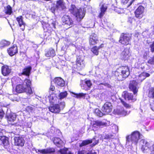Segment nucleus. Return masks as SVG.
<instances>
[{
	"label": "nucleus",
	"instance_id": "f257e3e1",
	"mask_svg": "<svg viewBox=\"0 0 154 154\" xmlns=\"http://www.w3.org/2000/svg\"><path fill=\"white\" fill-rule=\"evenodd\" d=\"M31 82L29 79H26L23 84H19L17 85L15 89L16 92L21 93L24 92L29 94H32V91L30 87Z\"/></svg>",
	"mask_w": 154,
	"mask_h": 154
},
{
	"label": "nucleus",
	"instance_id": "f03ea898",
	"mask_svg": "<svg viewBox=\"0 0 154 154\" xmlns=\"http://www.w3.org/2000/svg\"><path fill=\"white\" fill-rule=\"evenodd\" d=\"M141 135L137 131L133 132L131 135L126 137V144L128 146L131 145L132 143L137 144L140 138L141 139Z\"/></svg>",
	"mask_w": 154,
	"mask_h": 154
},
{
	"label": "nucleus",
	"instance_id": "7ed1b4c3",
	"mask_svg": "<svg viewBox=\"0 0 154 154\" xmlns=\"http://www.w3.org/2000/svg\"><path fill=\"white\" fill-rule=\"evenodd\" d=\"M69 11L77 18L78 21H80L85 15V12L82 9H78L74 5H71Z\"/></svg>",
	"mask_w": 154,
	"mask_h": 154
},
{
	"label": "nucleus",
	"instance_id": "20e7f679",
	"mask_svg": "<svg viewBox=\"0 0 154 154\" xmlns=\"http://www.w3.org/2000/svg\"><path fill=\"white\" fill-rule=\"evenodd\" d=\"M62 24L66 26V29L71 27L73 25V22L72 18L68 15H64L62 18Z\"/></svg>",
	"mask_w": 154,
	"mask_h": 154
},
{
	"label": "nucleus",
	"instance_id": "39448f33",
	"mask_svg": "<svg viewBox=\"0 0 154 154\" xmlns=\"http://www.w3.org/2000/svg\"><path fill=\"white\" fill-rule=\"evenodd\" d=\"M131 37L129 34L122 33L121 35L119 42L122 45H127L130 42Z\"/></svg>",
	"mask_w": 154,
	"mask_h": 154
},
{
	"label": "nucleus",
	"instance_id": "423d86ee",
	"mask_svg": "<svg viewBox=\"0 0 154 154\" xmlns=\"http://www.w3.org/2000/svg\"><path fill=\"white\" fill-rule=\"evenodd\" d=\"M140 145L141 146L142 151L144 153L148 152V150L151 146L150 143L144 139L140 140Z\"/></svg>",
	"mask_w": 154,
	"mask_h": 154
},
{
	"label": "nucleus",
	"instance_id": "0eeeda50",
	"mask_svg": "<svg viewBox=\"0 0 154 154\" xmlns=\"http://www.w3.org/2000/svg\"><path fill=\"white\" fill-rule=\"evenodd\" d=\"M119 71H120L123 79L127 77L130 74L129 68L127 66H122L119 67Z\"/></svg>",
	"mask_w": 154,
	"mask_h": 154
},
{
	"label": "nucleus",
	"instance_id": "6e6552de",
	"mask_svg": "<svg viewBox=\"0 0 154 154\" xmlns=\"http://www.w3.org/2000/svg\"><path fill=\"white\" fill-rule=\"evenodd\" d=\"M85 62L83 60L78 57L77 58L76 64L74 66V67L78 70H80L84 67Z\"/></svg>",
	"mask_w": 154,
	"mask_h": 154
},
{
	"label": "nucleus",
	"instance_id": "1a4fd4ad",
	"mask_svg": "<svg viewBox=\"0 0 154 154\" xmlns=\"http://www.w3.org/2000/svg\"><path fill=\"white\" fill-rule=\"evenodd\" d=\"M144 10L143 6L141 5L139 6L134 12L135 17L139 19L141 18L143 16Z\"/></svg>",
	"mask_w": 154,
	"mask_h": 154
},
{
	"label": "nucleus",
	"instance_id": "9d476101",
	"mask_svg": "<svg viewBox=\"0 0 154 154\" xmlns=\"http://www.w3.org/2000/svg\"><path fill=\"white\" fill-rule=\"evenodd\" d=\"M112 105L111 103L106 102L103 106L102 110L106 114L112 111Z\"/></svg>",
	"mask_w": 154,
	"mask_h": 154
},
{
	"label": "nucleus",
	"instance_id": "9b49d317",
	"mask_svg": "<svg viewBox=\"0 0 154 154\" xmlns=\"http://www.w3.org/2000/svg\"><path fill=\"white\" fill-rule=\"evenodd\" d=\"M100 12L98 17L100 18H102L104 14L107 9V5L103 3H101L100 5Z\"/></svg>",
	"mask_w": 154,
	"mask_h": 154
},
{
	"label": "nucleus",
	"instance_id": "f8f14e48",
	"mask_svg": "<svg viewBox=\"0 0 154 154\" xmlns=\"http://www.w3.org/2000/svg\"><path fill=\"white\" fill-rule=\"evenodd\" d=\"M98 37L95 33L92 34L90 37L89 43L90 45H94L99 42Z\"/></svg>",
	"mask_w": 154,
	"mask_h": 154
},
{
	"label": "nucleus",
	"instance_id": "ddd939ff",
	"mask_svg": "<svg viewBox=\"0 0 154 154\" xmlns=\"http://www.w3.org/2000/svg\"><path fill=\"white\" fill-rule=\"evenodd\" d=\"M137 83L135 81H131L129 85V89L133 91L134 94L137 93L138 90L137 88Z\"/></svg>",
	"mask_w": 154,
	"mask_h": 154
},
{
	"label": "nucleus",
	"instance_id": "4468645a",
	"mask_svg": "<svg viewBox=\"0 0 154 154\" xmlns=\"http://www.w3.org/2000/svg\"><path fill=\"white\" fill-rule=\"evenodd\" d=\"M54 82L57 87H62L65 85V82L64 80L60 77H57L55 78L53 80Z\"/></svg>",
	"mask_w": 154,
	"mask_h": 154
},
{
	"label": "nucleus",
	"instance_id": "2eb2a0df",
	"mask_svg": "<svg viewBox=\"0 0 154 154\" xmlns=\"http://www.w3.org/2000/svg\"><path fill=\"white\" fill-rule=\"evenodd\" d=\"M115 112L119 115L125 116L127 114V112L122 107L118 106L114 110Z\"/></svg>",
	"mask_w": 154,
	"mask_h": 154
},
{
	"label": "nucleus",
	"instance_id": "dca6fc26",
	"mask_svg": "<svg viewBox=\"0 0 154 154\" xmlns=\"http://www.w3.org/2000/svg\"><path fill=\"white\" fill-rule=\"evenodd\" d=\"M49 110L54 113H59L60 110V108L59 104H56L51 106L49 107Z\"/></svg>",
	"mask_w": 154,
	"mask_h": 154
},
{
	"label": "nucleus",
	"instance_id": "f3484780",
	"mask_svg": "<svg viewBox=\"0 0 154 154\" xmlns=\"http://www.w3.org/2000/svg\"><path fill=\"white\" fill-rule=\"evenodd\" d=\"M15 145L22 146L24 143V141L22 137H16L14 138Z\"/></svg>",
	"mask_w": 154,
	"mask_h": 154
},
{
	"label": "nucleus",
	"instance_id": "a211bd4d",
	"mask_svg": "<svg viewBox=\"0 0 154 154\" xmlns=\"http://www.w3.org/2000/svg\"><path fill=\"white\" fill-rule=\"evenodd\" d=\"M18 52V49L17 46L14 45L13 46L8 49V52L11 56H13Z\"/></svg>",
	"mask_w": 154,
	"mask_h": 154
},
{
	"label": "nucleus",
	"instance_id": "6ab92c4d",
	"mask_svg": "<svg viewBox=\"0 0 154 154\" xmlns=\"http://www.w3.org/2000/svg\"><path fill=\"white\" fill-rule=\"evenodd\" d=\"M11 71V69L7 65L4 66L2 67V72L4 76L8 75L10 73Z\"/></svg>",
	"mask_w": 154,
	"mask_h": 154
},
{
	"label": "nucleus",
	"instance_id": "aec40b11",
	"mask_svg": "<svg viewBox=\"0 0 154 154\" xmlns=\"http://www.w3.org/2000/svg\"><path fill=\"white\" fill-rule=\"evenodd\" d=\"M129 51L128 48H125L121 54V58L123 60H127L129 57Z\"/></svg>",
	"mask_w": 154,
	"mask_h": 154
},
{
	"label": "nucleus",
	"instance_id": "412c9836",
	"mask_svg": "<svg viewBox=\"0 0 154 154\" xmlns=\"http://www.w3.org/2000/svg\"><path fill=\"white\" fill-rule=\"evenodd\" d=\"M53 141L54 143L59 147H62L64 145V142L58 137L54 138Z\"/></svg>",
	"mask_w": 154,
	"mask_h": 154
},
{
	"label": "nucleus",
	"instance_id": "4be33fe9",
	"mask_svg": "<svg viewBox=\"0 0 154 154\" xmlns=\"http://www.w3.org/2000/svg\"><path fill=\"white\" fill-rule=\"evenodd\" d=\"M16 19L20 26L21 27V29L22 30H23L24 29L25 24L23 21L22 17V16H20L17 17Z\"/></svg>",
	"mask_w": 154,
	"mask_h": 154
},
{
	"label": "nucleus",
	"instance_id": "5701e85b",
	"mask_svg": "<svg viewBox=\"0 0 154 154\" xmlns=\"http://www.w3.org/2000/svg\"><path fill=\"white\" fill-rule=\"evenodd\" d=\"M122 95L125 100H132L133 97L132 94L125 91L123 92Z\"/></svg>",
	"mask_w": 154,
	"mask_h": 154
},
{
	"label": "nucleus",
	"instance_id": "b1692460",
	"mask_svg": "<svg viewBox=\"0 0 154 154\" xmlns=\"http://www.w3.org/2000/svg\"><path fill=\"white\" fill-rule=\"evenodd\" d=\"M8 120L9 122H14L16 119V115L14 113H11L9 115L7 114Z\"/></svg>",
	"mask_w": 154,
	"mask_h": 154
},
{
	"label": "nucleus",
	"instance_id": "393cba45",
	"mask_svg": "<svg viewBox=\"0 0 154 154\" xmlns=\"http://www.w3.org/2000/svg\"><path fill=\"white\" fill-rule=\"evenodd\" d=\"M95 138L94 137L92 139L87 140L83 141L79 145V146L82 147L83 146H86L90 143H91L93 141H94Z\"/></svg>",
	"mask_w": 154,
	"mask_h": 154
},
{
	"label": "nucleus",
	"instance_id": "a878e982",
	"mask_svg": "<svg viewBox=\"0 0 154 154\" xmlns=\"http://www.w3.org/2000/svg\"><path fill=\"white\" fill-rule=\"evenodd\" d=\"M32 68L29 66L23 69V71L22 74L27 76H29Z\"/></svg>",
	"mask_w": 154,
	"mask_h": 154
},
{
	"label": "nucleus",
	"instance_id": "bb28decb",
	"mask_svg": "<svg viewBox=\"0 0 154 154\" xmlns=\"http://www.w3.org/2000/svg\"><path fill=\"white\" fill-rule=\"evenodd\" d=\"M45 56L48 57H54L55 55L54 50L52 49H50L45 54Z\"/></svg>",
	"mask_w": 154,
	"mask_h": 154
},
{
	"label": "nucleus",
	"instance_id": "cd10ccee",
	"mask_svg": "<svg viewBox=\"0 0 154 154\" xmlns=\"http://www.w3.org/2000/svg\"><path fill=\"white\" fill-rule=\"evenodd\" d=\"M0 142L2 143L5 146H7L8 144V138L5 137H1L0 139Z\"/></svg>",
	"mask_w": 154,
	"mask_h": 154
},
{
	"label": "nucleus",
	"instance_id": "c85d7f7f",
	"mask_svg": "<svg viewBox=\"0 0 154 154\" xmlns=\"http://www.w3.org/2000/svg\"><path fill=\"white\" fill-rule=\"evenodd\" d=\"M57 6L63 9L65 8L64 3L63 0H59L57 2Z\"/></svg>",
	"mask_w": 154,
	"mask_h": 154
},
{
	"label": "nucleus",
	"instance_id": "c756f323",
	"mask_svg": "<svg viewBox=\"0 0 154 154\" xmlns=\"http://www.w3.org/2000/svg\"><path fill=\"white\" fill-rule=\"evenodd\" d=\"M68 95V93L66 91H64L63 92L60 93L58 95V97L60 99H62L66 98Z\"/></svg>",
	"mask_w": 154,
	"mask_h": 154
},
{
	"label": "nucleus",
	"instance_id": "7c9ffc66",
	"mask_svg": "<svg viewBox=\"0 0 154 154\" xmlns=\"http://www.w3.org/2000/svg\"><path fill=\"white\" fill-rule=\"evenodd\" d=\"M119 68L115 72V75L117 77V79L119 80H123L122 74H120L119 72L120 71H119Z\"/></svg>",
	"mask_w": 154,
	"mask_h": 154
},
{
	"label": "nucleus",
	"instance_id": "2f4dec72",
	"mask_svg": "<svg viewBox=\"0 0 154 154\" xmlns=\"http://www.w3.org/2000/svg\"><path fill=\"white\" fill-rule=\"evenodd\" d=\"M148 96L151 98H152L154 97V87L149 88V90Z\"/></svg>",
	"mask_w": 154,
	"mask_h": 154
},
{
	"label": "nucleus",
	"instance_id": "473e14b6",
	"mask_svg": "<svg viewBox=\"0 0 154 154\" xmlns=\"http://www.w3.org/2000/svg\"><path fill=\"white\" fill-rule=\"evenodd\" d=\"M5 9V13L6 14L11 15V14L12 12V8L9 5H8Z\"/></svg>",
	"mask_w": 154,
	"mask_h": 154
},
{
	"label": "nucleus",
	"instance_id": "72a5a7b5",
	"mask_svg": "<svg viewBox=\"0 0 154 154\" xmlns=\"http://www.w3.org/2000/svg\"><path fill=\"white\" fill-rule=\"evenodd\" d=\"M59 151L61 154H72L70 151L66 148L60 149Z\"/></svg>",
	"mask_w": 154,
	"mask_h": 154
},
{
	"label": "nucleus",
	"instance_id": "f704fd0d",
	"mask_svg": "<svg viewBox=\"0 0 154 154\" xmlns=\"http://www.w3.org/2000/svg\"><path fill=\"white\" fill-rule=\"evenodd\" d=\"M99 48L97 46L93 47L91 49V51L96 55H97L99 54Z\"/></svg>",
	"mask_w": 154,
	"mask_h": 154
},
{
	"label": "nucleus",
	"instance_id": "c9c22d12",
	"mask_svg": "<svg viewBox=\"0 0 154 154\" xmlns=\"http://www.w3.org/2000/svg\"><path fill=\"white\" fill-rule=\"evenodd\" d=\"M100 138L101 139H102V140H103V139H110L111 138H113V136L112 135H108L107 134L105 135V136H103L102 135H99Z\"/></svg>",
	"mask_w": 154,
	"mask_h": 154
},
{
	"label": "nucleus",
	"instance_id": "e433bc0d",
	"mask_svg": "<svg viewBox=\"0 0 154 154\" xmlns=\"http://www.w3.org/2000/svg\"><path fill=\"white\" fill-rule=\"evenodd\" d=\"M94 113L97 116L101 117L103 116V115H105V113L103 112H101L99 109H97L95 110Z\"/></svg>",
	"mask_w": 154,
	"mask_h": 154
},
{
	"label": "nucleus",
	"instance_id": "4c0bfd02",
	"mask_svg": "<svg viewBox=\"0 0 154 154\" xmlns=\"http://www.w3.org/2000/svg\"><path fill=\"white\" fill-rule=\"evenodd\" d=\"M105 96L104 93H99L97 95L96 98L97 99H100L101 101H103L105 99Z\"/></svg>",
	"mask_w": 154,
	"mask_h": 154
},
{
	"label": "nucleus",
	"instance_id": "58836bf2",
	"mask_svg": "<svg viewBox=\"0 0 154 154\" xmlns=\"http://www.w3.org/2000/svg\"><path fill=\"white\" fill-rule=\"evenodd\" d=\"M10 43L6 40H2L0 42V44L2 47H5L9 45Z\"/></svg>",
	"mask_w": 154,
	"mask_h": 154
},
{
	"label": "nucleus",
	"instance_id": "ea45409f",
	"mask_svg": "<svg viewBox=\"0 0 154 154\" xmlns=\"http://www.w3.org/2000/svg\"><path fill=\"white\" fill-rule=\"evenodd\" d=\"M98 124H99L100 127V126H106L108 125L106 122L104 120L99 121L98 120Z\"/></svg>",
	"mask_w": 154,
	"mask_h": 154
},
{
	"label": "nucleus",
	"instance_id": "a19ab883",
	"mask_svg": "<svg viewBox=\"0 0 154 154\" xmlns=\"http://www.w3.org/2000/svg\"><path fill=\"white\" fill-rule=\"evenodd\" d=\"M35 150L36 152V153H37L38 152H39L43 154H45L47 153V150L46 149H34Z\"/></svg>",
	"mask_w": 154,
	"mask_h": 154
},
{
	"label": "nucleus",
	"instance_id": "79ce46f5",
	"mask_svg": "<svg viewBox=\"0 0 154 154\" xmlns=\"http://www.w3.org/2000/svg\"><path fill=\"white\" fill-rule=\"evenodd\" d=\"M93 128H97L100 127V126L98 122V120L94 121L93 122Z\"/></svg>",
	"mask_w": 154,
	"mask_h": 154
},
{
	"label": "nucleus",
	"instance_id": "37998d69",
	"mask_svg": "<svg viewBox=\"0 0 154 154\" xmlns=\"http://www.w3.org/2000/svg\"><path fill=\"white\" fill-rule=\"evenodd\" d=\"M143 74V72L139 75L138 78V81H140V82H142L146 78L144 75Z\"/></svg>",
	"mask_w": 154,
	"mask_h": 154
},
{
	"label": "nucleus",
	"instance_id": "c03bdc74",
	"mask_svg": "<svg viewBox=\"0 0 154 154\" xmlns=\"http://www.w3.org/2000/svg\"><path fill=\"white\" fill-rule=\"evenodd\" d=\"M122 2V3H123L124 4H127L129 1V4L128 5V7L133 2V0H121Z\"/></svg>",
	"mask_w": 154,
	"mask_h": 154
},
{
	"label": "nucleus",
	"instance_id": "a18cd8bd",
	"mask_svg": "<svg viewBox=\"0 0 154 154\" xmlns=\"http://www.w3.org/2000/svg\"><path fill=\"white\" fill-rule=\"evenodd\" d=\"M148 152L149 151L150 152V154H154V145L151 146L148 150Z\"/></svg>",
	"mask_w": 154,
	"mask_h": 154
},
{
	"label": "nucleus",
	"instance_id": "49530a36",
	"mask_svg": "<svg viewBox=\"0 0 154 154\" xmlns=\"http://www.w3.org/2000/svg\"><path fill=\"white\" fill-rule=\"evenodd\" d=\"M85 83L88 88H90L92 85V83L89 80H85Z\"/></svg>",
	"mask_w": 154,
	"mask_h": 154
},
{
	"label": "nucleus",
	"instance_id": "de8ad7c7",
	"mask_svg": "<svg viewBox=\"0 0 154 154\" xmlns=\"http://www.w3.org/2000/svg\"><path fill=\"white\" fill-rule=\"evenodd\" d=\"M121 102L123 106L126 108H130L131 107V106L129 104L126 103L124 101L121 100Z\"/></svg>",
	"mask_w": 154,
	"mask_h": 154
},
{
	"label": "nucleus",
	"instance_id": "09e8293b",
	"mask_svg": "<svg viewBox=\"0 0 154 154\" xmlns=\"http://www.w3.org/2000/svg\"><path fill=\"white\" fill-rule=\"evenodd\" d=\"M73 94H74L75 95V97L77 98H80L83 97H84L85 95V94H84L82 93H79L78 94H75L74 93H73Z\"/></svg>",
	"mask_w": 154,
	"mask_h": 154
},
{
	"label": "nucleus",
	"instance_id": "8fccbe9b",
	"mask_svg": "<svg viewBox=\"0 0 154 154\" xmlns=\"http://www.w3.org/2000/svg\"><path fill=\"white\" fill-rule=\"evenodd\" d=\"M60 105L59 106H60V109H63L65 107V103L63 101L60 102Z\"/></svg>",
	"mask_w": 154,
	"mask_h": 154
},
{
	"label": "nucleus",
	"instance_id": "3c124183",
	"mask_svg": "<svg viewBox=\"0 0 154 154\" xmlns=\"http://www.w3.org/2000/svg\"><path fill=\"white\" fill-rule=\"evenodd\" d=\"M148 63L151 64H154V57L151 58L148 61Z\"/></svg>",
	"mask_w": 154,
	"mask_h": 154
},
{
	"label": "nucleus",
	"instance_id": "603ef678",
	"mask_svg": "<svg viewBox=\"0 0 154 154\" xmlns=\"http://www.w3.org/2000/svg\"><path fill=\"white\" fill-rule=\"evenodd\" d=\"M150 50L152 52H154V41L150 45Z\"/></svg>",
	"mask_w": 154,
	"mask_h": 154
},
{
	"label": "nucleus",
	"instance_id": "864d4df0",
	"mask_svg": "<svg viewBox=\"0 0 154 154\" xmlns=\"http://www.w3.org/2000/svg\"><path fill=\"white\" fill-rule=\"evenodd\" d=\"M4 115V113L3 110L1 109H0V118L1 119H2Z\"/></svg>",
	"mask_w": 154,
	"mask_h": 154
},
{
	"label": "nucleus",
	"instance_id": "5fc2aeb1",
	"mask_svg": "<svg viewBox=\"0 0 154 154\" xmlns=\"http://www.w3.org/2000/svg\"><path fill=\"white\" fill-rule=\"evenodd\" d=\"M47 153L51 152H55V149L53 148H50L47 149Z\"/></svg>",
	"mask_w": 154,
	"mask_h": 154
},
{
	"label": "nucleus",
	"instance_id": "6e6d98bb",
	"mask_svg": "<svg viewBox=\"0 0 154 154\" xmlns=\"http://www.w3.org/2000/svg\"><path fill=\"white\" fill-rule=\"evenodd\" d=\"M133 18L131 17H129L128 18V22L130 23H131L132 22Z\"/></svg>",
	"mask_w": 154,
	"mask_h": 154
},
{
	"label": "nucleus",
	"instance_id": "4d7b16f0",
	"mask_svg": "<svg viewBox=\"0 0 154 154\" xmlns=\"http://www.w3.org/2000/svg\"><path fill=\"white\" fill-rule=\"evenodd\" d=\"M143 75H144L145 76V78L146 77H148L150 76V74L148 73H147L145 72H143Z\"/></svg>",
	"mask_w": 154,
	"mask_h": 154
},
{
	"label": "nucleus",
	"instance_id": "13d9d810",
	"mask_svg": "<svg viewBox=\"0 0 154 154\" xmlns=\"http://www.w3.org/2000/svg\"><path fill=\"white\" fill-rule=\"evenodd\" d=\"M98 143V140H96L95 142H94L92 145V146H95L96 144H97Z\"/></svg>",
	"mask_w": 154,
	"mask_h": 154
},
{
	"label": "nucleus",
	"instance_id": "bf43d9fd",
	"mask_svg": "<svg viewBox=\"0 0 154 154\" xmlns=\"http://www.w3.org/2000/svg\"><path fill=\"white\" fill-rule=\"evenodd\" d=\"M55 89V87L54 86L51 85L50 87V89L52 91L54 90Z\"/></svg>",
	"mask_w": 154,
	"mask_h": 154
},
{
	"label": "nucleus",
	"instance_id": "052dcab7",
	"mask_svg": "<svg viewBox=\"0 0 154 154\" xmlns=\"http://www.w3.org/2000/svg\"><path fill=\"white\" fill-rule=\"evenodd\" d=\"M12 125H15L16 126H21V125L20 124V123L19 122L16 123H14L13 124H12Z\"/></svg>",
	"mask_w": 154,
	"mask_h": 154
},
{
	"label": "nucleus",
	"instance_id": "680f3d73",
	"mask_svg": "<svg viewBox=\"0 0 154 154\" xmlns=\"http://www.w3.org/2000/svg\"><path fill=\"white\" fill-rule=\"evenodd\" d=\"M103 46H104V44H102L100 46H99L98 47H97L99 49H100V48H103Z\"/></svg>",
	"mask_w": 154,
	"mask_h": 154
},
{
	"label": "nucleus",
	"instance_id": "e2e57ef3",
	"mask_svg": "<svg viewBox=\"0 0 154 154\" xmlns=\"http://www.w3.org/2000/svg\"><path fill=\"white\" fill-rule=\"evenodd\" d=\"M84 151H79L77 154H84Z\"/></svg>",
	"mask_w": 154,
	"mask_h": 154
},
{
	"label": "nucleus",
	"instance_id": "0e129e2a",
	"mask_svg": "<svg viewBox=\"0 0 154 154\" xmlns=\"http://www.w3.org/2000/svg\"><path fill=\"white\" fill-rule=\"evenodd\" d=\"M56 10V8H52L51 10V11L53 13H54V12Z\"/></svg>",
	"mask_w": 154,
	"mask_h": 154
},
{
	"label": "nucleus",
	"instance_id": "69168bd1",
	"mask_svg": "<svg viewBox=\"0 0 154 154\" xmlns=\"http://www.w3.org/2000/svg\"><path fill=\"white\" fill-rule=\"evenodd\" d=\"M87 154H97V153L95 152H91L88 153Z\"/></svg>",
	"mask_w": 154,
	"mask_h": 154
},
{
	"label": "nucleus",
	"instance_id": "338daca9",
	"mask_svg": "<svg viewBox=\"0 0 154 154\" xmlns=\"http://www.w3.org/2000/svg\"><path fill=\"white\" fill-rule=\"evenodd\" d=\"M50 100H53L52 101L53 102H54V98H53V96H50Z\"/></svg>",
	"mask_w": 154,
	"mask_h": 154
},
{
	"label": "nucleus",
	"instance_id": "774afa93",
	"mask_svg": "<svg viewBox=\"0 0 154 154\" xmlns=\"http://www.w3.org/2000/svg\"><path fill=\"white\" fill-rule=\"evenodd\" d=\"M52 25L53 26V27H54V28H55V25L54 23H52Z\"/></svg>",
	"mask_w": 154,
	"mask_h": 154
}]
</instances>
